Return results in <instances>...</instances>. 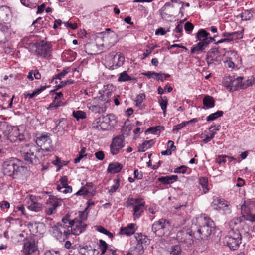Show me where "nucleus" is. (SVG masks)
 Segmentation results:
<instances>
[{
    "mask_svg": "<svg viewBox=\"0 0 255 255\" xmlns=\"http://www.w3.org/2000/svg\"><path fill=\"white\" fill-rule=\"evenodd\" d=\"M50 135V133L44 132L36 137L35 143L41 148L32 144H25L20 147L19 152L25 161L29 164H36L39 162L37 157L38 152L41 150L47 152L53 150L52 140Z\"/></svg>",
    "mask_w": 255,
    "mask_h": 255,
    "instance_id": "f257e3e1",
    "label": "nucleus"
},
{
    "mask_svg": "<svg viewBox=\"0 0 255 255\" xmlns=\"http://www.w3.org/2000/svg\"><path fill=\"white\" fill-rule=\"evenodd\" d=\"M217 229L212 220L205 214L192 220L190 228L187 234L198 240H207L211 234Z\"/></svg>",
    "mask_w": 255,
    "mask_h": 255,
    "instance_id": "f03ea898",
    "label": "nucleus"
},
{
    "mask_svg": "<svg viewBox=\"0 0 255 255\" xmlns=\"http://www.w3.org/2000/svg\"><path fill=\"white\" fill-rule=\"evenodd\" d=\"M2 169L4 175L13 179L21 178L27 172V168L22 165V162L16 158L5 160L3 164Z\"/></svg>",
    "mask_w": 255,
    "mask_h": 255,
    "instance_id": "7ed1b4c3",
    "label": "nucleus"
},
{
    "mask_svg": "<svg viewBox=\"0 0 255 255\" xmlns=\"http://www.w3.org/2000/svg\"><path fill=\"white\" fill-rule=\"evenodd\" d=\"M88 213L83 211L78 212V217L73 220L69 218L68 226L70 230V234L74 235H79L83 233L86 229L87 225L85 221L87 220Z\"/></svg>",
    "mask_w": 255,
    "mask_h": 255,
    "instance_id": "20e7f679",
    "label": "nucleus"
},
{
    "mask_svg": "<svg viewBox=\"0 0 255 255\" xmlns=\"http://www.w3.org/2000/svg\"><path fill=\"white\" fill-rule=\"evenodd\" d=\"M69 217L70 215L67 214L62 218L61 222L57 223L52 227V235L60 242L65 241L68 239L70 235L68 226Z\"/></svg>",
    "mask_w": 255,
    "mask_h": 255,
    "instance_id": "39448f33",
    "label": "nucleus"
},
{
    "mask_svg": "<svg viewBox=\"0 0 255 255\" xmlns=\"http://www.w3.org/2000/svg\"><path fill=\"white\" fill-rule=\"evenodd\" d=\"M242 235L238 230L232 228L224 240V243L231 250H236L241 243Z\"/></svg>",
    "mask_w": 255,
    "mask_h": 255,
    "instance_id": "423d86ee",
    "label": "nucleus"
},
{
    "mask_svg": "<svg viewBox=\"0 0 255 255\" xmlns=\"http://www.w3.org/2000/svg\"><path fill=\"white\" fill-rule=\"evenodd\" d=\"M34 53L38 56L48 58L51 55L52 46L50 42L40 40L32 45Z\"/></svg>",
    "mask_w": 255,
    "mask_h": 255,
    "instance_id": "0eeeda50",
    "label": "nucleus"
},
{
    "mask_svg": "<svg viewBox=\"0 0 255 255\" xmlns=\"http://www.w3.org/2000/svg\"><path fill=\"white\" fill-rule=\"evenodd\" d=\"M170 226V223L168 220L161 219L152 224L151 229L156 236L162 237L169 233Z\"/></svg>",
    "mask_w": 255,
    "mask_h": 255,
    "instance_id": "6e6552de",
    "label": "nucleus"
},
{
    "mask_svg": "<svg viewBox=\"0 0 255 255\" xmlns=\"http://www.w3.org/2000/svg\"><path fill=\"white\" fill-rule=\"evenodd\" d=\"M127 206H133L134 220L139 218L144 211L145 202L140 198H128L126 201Z\"/></svg>",
    "mask_w": 255,
    "mask_h": 255,
    "instance_id": "1a4fd4ad",
    "label": "nucleus"
},
{
    "mask_svg": "<svg viewBox=\"0 0 255 255\" xmlns=\"http://www.w3.org/2000/svg\"><path fill=\"white\" fill-rule=\"evenodd\" d=\"M124 137L123 135L115 137L110 145V152L113 155L117 154L124 146Z\"/></svg>",
    "mask_w": 255,
    "mask_h": 255,
    "instance_id": "9d476101",
    "label": "nucleus"
},
{
    "mask_svg": "<svg viewBox=\"0 0 255 255\" xmlns=\"http://www.w3.org/2000/svg\"><path fill=\"white\" fill-rule=\"evenodd\" d=\"M27 226L31 234L34 235L42 234L45 230V225L42 223L29 222Z\"/></svg>",
    "mask_w": 255,
    "mask_h": 255,
    "instance_id": "9b49d317",
    "label": "nucleus"
},
{
    "mask_svg": "<svg viewBox=\"0 0 255 255\" xmlns=\"http://www.w3.org/2000/svg\"><path fill=\"white\" fill-rule=\"evenodd\" d=\"M8 139L11 142H22L26 140V138L23 133H20L19 128L13 129L12 131L8 135Z\"/></svg>",
    "mask_w": 255,
    "mask_h": 255,
    "instance_id": "f8f14e48",
    "label": "nucleus"
},
{
    "mask_svg": "<svg viewBox=\"0 0 255 255\" xmlns=\"http://www.w3.org/2000/svg\"><path fill=\"white\" fill-rule=\"evenodd\" d=\"M219 48V47H214L208 51L206 55V61L208 65H210L215 61H216V59L220 53Z\"/></svg>",
    "mask_w": 255,
    "mask_h": 255,
    "instance_id": "ddd939ff",
    "label": "nucleus"
},
{
    "mask_svg": "<svg viewBox=\"0 0 255 255\" xmlns=\"http://www.w3.org/2000/svg\"><path fill=\"white\" fill-rule=\"evenodd\" d=\"M241 213L243 219L251 222H255V214L249 210L246 205H243L241 207Z\"/></svg>",
    "mask_w": 255,
    "mask_h": 255,
    "instance_id": "4468645a",
    "label": "nucleus"
},
{
    "mask_svg": "<svg viewBox=\"0 0 255 255\" xmlns=\"http://www.w3.org/2000/svg\"><path fill=\"white\" fill-rule=\"evenodd\" d=\"M125 61L124 56L121 53H117L112 59L111 67L112 69H115L123 65Z\"/></svg>",
    "mask_w": 255,
    "mask_h": 255,
    "instance_id": "2eb2a0df",
    "label": "nucleus"
},
{
    "mask_svg": "<svg viewBox=\"0 0 255 255\" xmlns=\"http://www.w3.org/2000/svg\"><path fill=\"white\" fill-rule=\"evenodd\" d=\"M49 204L50 206L45 209V213L48 215H51L53 214L54 211L61 204L58 202V199L54 196H51L49 197Z\"/></svg>",
    "mask_w": 255,
    "mask_h": 255,
    "instance_id": "dca6fc26",
    "label": "nucleus"
},
{
    "mask_svg": "<svg viewBox=\"0 0 255 255\" xmlns=\"http://www.w3.org/2000/svg\"><path fill=\"white\" fill-rule=\"evenodd\" d=\"M36 250L35 243L33 241H27L24 242L23 252L24 255H30Z\"/></svg>",
    "mask_w": 255,
    "mask_h": 255,
    "instance_id": "f3484780",
    "label": "nucleus"
},
{
    "mask_svg": "<svg viewBox=\"0 0 255 255\" xmlns=\"http://www.w3.org/2000/svg\"><path fill=\"white\" fill-rule=\"evenodd\" d=\"M99 94L100 95L96 97L95 100H100L101 102L106 103V105H110L112 92L109 90H106L103 91V93L100 92Z\"/></svg>",
    "mask_w": 255,
    "mask_h": 255,
    "instance_id": "a211bd4d",
    "label": "nucleus"
},
{
    "mask_svg": "<svg viewBox=\"0 0 255 255\" xmlns=\"http://www.w3.org/2000/svg\"><path fill=\"white\" fill-rule=\"evenodd\" d=\"M123 167V165L118 162H111L108 165L107 172L111 174L117 173L120 172Z\"/></svg>",
    "mask_w": 255,
    "mask_h": 255,
    "instance_id": "6ab92c4d",
    "label": "nucleus"
},
{
    "mask_svg": "<svg viewBox=\"0 0 255 255\" xmlns=\"http://www.w3.org/2000/svg\"><path fill=\"white\" fill-rule=\"evenodd\" d=\"M207 47V44L204 42H199L193 45L191 49V54H198L201 52H204L205 49Z\"/></svg>",
    "mask_w": 255,
    "mask_h": 255,
    "instance_id": "aec40b11",
    "label": "nucleus"
},
{
    "mask_svg": "<svg viewBox=\"0 0 255 255\" xmlns=\"http://www.w3.org/2000/svg\"><path fill=\"white\" fill-rule=\"evenodd\" d=\"M209 35L210 33L207 32L205 29H200L196 33V40H198L199 42H204L207 44L206 41L207 40L208 36Z\"/></svg>",
    "mask_w": 255,
    "mask_h": 255,
    "instance_id": "412c9836",
    "label": "nucleus"
},
{
    "mask_svg": "<svg viewBox=\"0 0 255 255\" xmlns=\"http://www.w3.org/2000/svg\"><path fill=\"white\" fill-rule=\"evenodd\" d=\"M178 179L177 175H171L166 176H161L158 178V181L163 184H170L176 181Z\"/></svg>",
    "mask_w": 255,
    "mask_h": 255,
    "instance_id": "4be33fe9",
    "label": "nucleus"
},
{
    "mask_svg": "<svg viewBox=\"0 0 255 255\" xmlns=\"http://www.w3.org/2000/svg\"><path fill=\"white\" fill-rule=\"evenodd\" d=\"M42 0H20L21 3L24 6L31 9L35 8Z\"/></svg>",
    "mask_w": 255,
    "mask_h": 255,
    "instance_id": "5701e85b",
    "label": "nucleus"
},
{
    "mask_svg": "<svg viewBox=\"0 0 255 255\" xmlns=\"http://www.w3.org/2000/svg\"><path fill=\"white\" fill-rule=\"evenodd\" d=\"M134 227L135 224H130L128 225L126 228H121L120 233L130 236L135 233L134 229Z\"/></svg>",
    "mask_w": 255,
    "mask_h": 255,
    "instance_id": "b1692460",
    "label": "nucleus"
},
{
    "mask_svg": "<svg viewBox=\"0 0 255 255\" xmlns=\"http://www.w3.org/2000/svg\"><path fill=\"white\" fill-rule=\"evenodd\" d=\"M215 100L211 96L206 95L203 99V104L206 109L213 108L215 106Z\"/></svg>",
    "mask_w": 255,
    "mask_h": 255,
    "instance_id": "393cba45",
    "label": "nucleus"
},
{
    "mask_svg": "<svg viewBox=\"0 0 255 255\" xmlns=\"http://www.w3.org/2000/svg\"><path fill=\"white\" fill-rule=\"evenodd\" d=\"M154 144L153 140H145L141 144L139 145L138 147V152H143L147 149L151 147Z\"/></svg>",
    "mask_w": 255,
    "mask_h": 255,
    "instance_id": "a878e982",
    "label": "nucleus"
},
{
    "mask_svg": "<svg viewBox=\"0 0 255 255\" xmlns=\"http://www.w3.org/2000/svg\"><path fill=\"white\" fill-rule=\"evenodd\" d=\"M168 100L166 96H160L158 100V103L161 107L163 113L165 115L166 113V108L168 104Z\"/></svg>",
    "mask_w": 255,
    "mask_h": 255,
    "instance_id": "bb28decb",
    "label": "nucleus"
},
{
    "mask_svg": "<svg viewBox=\"0 0 255 255\" xmlns=\"http://www.w3.org/2000/svg\"><path fill=\"white\" fill-rule=\"evenodd\" d=\"M88 108L90 110L95 113H103L105 112V106L99 107L96 104H89Z\"/></svg>",
    "mask_w": 255,
    "mask_h": 255,
    "instance_id": "cd10ccee",
    "label": "nucleus"
},
{
    "mask_svg": "<svg viewBox=\"0 0 255 255\" xmlns=\"http://www.w3.org/2000/svg\"><path fill=\"white\" fill-rule=\"evenodd\" d=\"M70 69L68 67H66L64 68L63 70L58 73L57 74L55 75L51 79V82H53L55 79H59L61 80L62 78H63L66 74H67L70 72Z\"/></svg>",
    "mask_w": 255,
    "mask_h": 255,
    "instance_id": "c85d7f7f",
    "label": "nucleus"
},
{
    "mask_svg": "<svg viewBox=\"0 0 255 255\" xmlns=\"http://www.w3.org/2000/svg\"><path fill=\"white\" fill-rule=\"evenodd\" d=\"M244 78L243 77H237L235 78L233 76V84H234V89L233 91H236L240 89H242V80H243Z\"/></svg>",
    "mask_w": 255,
    "mask_h": 255,
    "instance_id": "c756f323",
    "label": "nucleus"
},
{
    "mask_svg": "<svg viewBox=\"0 0 255 255\" xmlns=\"http://www.w3.org/2000/svg\"><path fill=\"white\" fill-rule=\"evenodd\" d=\"M199 184L201 186L202 190L204 193H206L209 190L208 188V178L205 177H201L199 180Z\"/></svg>",
    "mask_w": 255,
    "mask_h": 255,
    "instance_id": "7c9ffc66",
    "label": "nucleus"
},
{
    "mask_svg": "<svg viewBox=\"0 0 255 255\" xmlns=\"http://www.w3.org/2000/svg\"><path fill=\"white\" fill-rule=\"evenodd\" d=\"M104 119L105 117L104 116L100 117L95 120V122H94L93 124L96 125H94V127L96 128L101 129L103 130H105L106 129V127H104L103 126V124H104Z\"/></svg>",
    "mask_w": 255,
    "mask_h": 255,
    "instance_id": "2f4dec72",
    "label": "nucleus"
},
{
    "mask_svg": "<svg viewBox=\"0 0 255 255\" xmlns=\"http://www.w3.org/2000/svg\"><path fill=\"white\" fill-rule=\"evenodd\" d=\"M164 128L163 126H158L156 127H150L145 132H150L154 134H159L161 130H163Z\"/></svg>",
    "mask_w": 255,
    "mask_h": 255,
    "instance_id": "473e14b6",
    "label": "nucleus"
},
{
    "mask_svg": "<svg viewBox=\"0 0 255 255\" xmlns=\"http://www.w3.org/2000/svg\"><path fill=\"white\" fill-rule=\"evenodd\" d=\"M134 237L137 241V243L143 245V244L147 242V237L146 236L142 235L140 233H135Z\"/></svg>",
    "mask_w": 255,
    "mask_h": 255,
    "instance_id": "72a5a7b5",
    "label": "nucleus"
},
{
    "mask_svg": "<svg viewBox=\"0 0 255 255\" xmlns=\"http://www.w3.org/2000/svg\"><path fill=\"white\" fill-rule=\"evenodd\" d=\"M89 247L90 249H89V247L87 245H79L78 248L79 254L80 255H90L89 252L92 250V247L91 246Z\"/></svg>",
    "mask_w": 255,
    "mask_h": 255,
    "instance_id": "f704fd0d",
    "label": "nucleus"
},
{
    "mask_svg": "<svg viewBox=\"0 0 255 255\" xmlns=\"http://www.w3.org/2000/svg\"><path fill=\"white\" fill-rule=\"evenodd\" d=\"M76 55L77 54L75 52L70 49L65 50L63 52L64 56L69 61H73L75 59Z\"/></svg>",
    "mask_w": 255,
    "mask_h": 255,
    "instance_id": "c9c22d12",
    "label": "nucleus"
},
{
    "mask_svg": "<svg viewBox=\"0 0 255 255\" xmlns=\"http://www.w3.org/2000/svg\"><path fill=\"white\" fill-rule=\"evenodd\" d=\"M233 77L229 76L227 77L224 80L225 86L230 91H233L234 84H233Z\"/></svg>",
    "mask_w": 255,
    "mask_h": 255,
    "instance_id": "e433bc0d",
    "label": "nucleus"
},
{
    "mask_svg": "<svg viewBox=\"0 0 255 255\" xmlns=\"http://www.w3.org/2000/svg\"><path fill=\"white\" fill-rule=\"evenodd\" d=\"M134 79V78H132L128 75L126 71H123L120 74L118 80L119 82H126L130 81Z\"/></svg>",
    "mask_w": 255,
    "mask_h": 255,
    "instance_id": "4c0bfd02",
    "label": "nucleus"
},
{
    "mask_svg": "<svg viewBox=\"0 0 255 255\" xmlns=\"http://www.w3.org/2000/svg\"><path fill=\"white\" fill-rule=\"evenodd\" d=\"M130 251L135 252V255H141L144 253V248L142 245L137 243L136 246L130 248Z\"/></svg>",
    "mask_w": 255,
    "mask_h": 255,
    "instance_id": "58836bf2",
    "label": "nucleus"
},
{
    "mask_svg": "<svg viewBox=\"0 0 255 255\" xmlns=\"http://www.w3.org/2000/svg\"><path fill=\"white\" fill-rule=\"evenodd\" d=\"M224 114V112L222 111H217V112L209 115L206 118V120L208 122L214 121L217 118L222 117Z\"/></svg>",
    "mask_w": 255,
    "mask_h": 255,
    "instance_id": "ea45409f",
    "label": "nucleus"
},
{
    "mask_svg": "<svg viewBox=\"0 0 255 255\" xmlns=\"http://www.w3.org/2000/svg\"><path fill=\"white\" fill-rule=\"evenodd\" d=\"M74 83V80H68L64 81H61L59 83V84L56 85L54 86V91H57L59 89L62 88V87H65L67 85H70Z\"/></svg>",
    "mask_w": 255,
    "mask_h": 255,
    "instance_id": "a19ab883",
    "label": "nucleus"
},
{
    "mask_svg": "<svg viewBox=\"0 0 255 255\" xmlns=\"http://www.w3.org/2000/svg\"><path fill=\"white\" fill-rule=\"evenodd\" d=\"M72 115L78 121L80 119H84L86 117L85 112L82 111H74L73 112Z\"/></svg>",
    "mask_w": 255,
    "mask_h": 255,
    "instance_id": "79ce46f5",
    "label": "nucleus"
},
{
    "mask_svg": "<svg viewBox=\"0 0 255 255\" xmlns=\"http://www.w3.org/2000/svg\"><path fill=\"white\" fill-rule=\"evenodd\" d=\"M251 9L245 10L241 13V16L243 20L247 21L252 18L253 15L251 13Z\"/></svg>",
    "mask_w": 255,
    "mask_h": 255,
    "instance_id": "37998d69",
    "label": "nucleus"
},
{
    "mask_svg": "<svg viewBox=\"0 0 255 255\" xmlns=\"http://www.w3.org/2000/svg\"><path fill=\"white\" fill-rule=\"evenodd\" d=\"M115 184L112 186L110 189L108 191V193L111 195L115 192L116 190L119 188L120 186V179L119 178H117L114 180Z\"/></svg>",
    "mask_w": 255,
    "mask_h": 255,
    "instance_id": "c03bdc74",
    "label": "nucleus"
},
{
    "mask_svg": "<svg viewBox=\"0 0 255 255\" xmlns=\"http://www.w3.org/2000/svg\"><path fill=\"white\" fill-rule=\"evenodd\" d=\"M145 98V95L144 93L138 95L134 100L135 105L136 107H140Z\"/></svg>",
    "mask_w": 255,
    "mask_h": 255,
    "instance_id": "a18cd8bd",
    "label": "nucleus"
},
{
    "mask_svg": "<svg viewBox=\"0 0 255 255\" xmlns=\"http://www.w3.org/2000/svg\"><path fill=\"white\" fill-rule=\"evenodd\" d=\"M28 208L32 211L38 212L41 210V205L39 203L32 201L31 203L29 205Z\"/></svg>",
    "mask_w": 255,
    "mask_h": 255,
    "instance_id": "49530a36",
    "label": "nucleus"
},
{
    "mask_svg": "<svg viewBox=\"0 0 255 255\" xmlns=\"http://www.w3.org/2000/svg\"><path fill=\"white\" fill-rule=\"evenodd\" d=\"M96 230L100 233L106 235L110 238H112L113 237V235L112 233L107 231L104 227L101 226H96Z\"/></svg>",
    "mask_w": 255,
    "mask_h": 255,
    "instance_id": "de8ad7c7",
    "label": "nucleus"
},
{
    "mask_svg": "<svg viewBox=\"0 0 255 255\" xmlns=\"http://www.w3.org/2000/svg\"><path fill=\"white\" fill-rule=\"evenodd\" d=\"M99 247L101 251V254H104L108 249V245L104 240H100Z\"/></svg>",
    "mask_w": 255,
    "mask_h": 255,
    "instance_id": "09e8293b",
    "label": "nucleus"
},
{
    "mask_svg": "<svg viewBox=\"0 0 255 255\" xmlns=\"http://www.w3.org/2000/svg\"><path fill=\"white\" fill-rule=\"evenodd\" d=\"M243 221V217L240 216L233 218L230 222V227L241 223Z\"/></svg>",
    "mask_w": 255,
    "mask_h": 255,
    "instance_id": "8fccbe9b",
    "label": "nucleus"
},
{
    "mask_svg": "<svg viewBox=\"0 0 255 255\" xmlns=\"http://www.w3.org/2000/svg\"><path fill=\"white\" fill-rule=\"evenodd\" d=\"M221 210L223 211V214H229L231 212V206L230 204L228 202L225 203V205L222 208Z\"/></svg>",
    "mask_w": 255,
    "mask_h": 255,
    "instance_id": "3c124183",
    "label": "nucleus"
},
{
    "mask_svg": "<svg viewBox=\"0 0 255 255\" xmlns=\"http://www.w3.org/2000/svg\"><path fill=\"white\" fill-rule=\"evenodd\" d=\"M221 210L223 211V214H229L231 212V206L230 204L228 202L225 203V205L222 208Z\"/></svg>",
    "mask_w": 255,
    "mask_h": 255,
    "instance_id": "603ef678",
    "label": "nucleus"
},
{
    "mask_svg": "<svg viewBox=\"0 0 255 255\" xmlns=\"http://www.w3.org/2000/svg\"><path fill=\"white\" fill-rule=\"evenodd\" d=\"M187 167L184 165H182L175 169L174 170V173L184 174L187 172Z\"/></svg>",
    "mask_w": 255,
    "mask_h": 255,
    "instance_id": "864d4df0",
    "label": "nucleus"
},
{
    "mask_svg": "<svg viewBox=\"0 0 255 255\" xmlns=\"http://www.w3.org/2000/svg\"><path fill=\"white\" fill-rule=\"evenodd\" d=\"M243 30L239 31H236L231 32L232 36L231 37L234 38V40L236 39H242L243 38Z\"/></svg>",
    "mask_w": 255,
    "mask_h": 255,
    "instance_id": "5fc2aeb1",
    "label": "nucleus"
},
{
    "mask_svg": "<svg viewBox=\"0 0 255 255\" xmlns=\"http://www.w3.org/2000/svg\"><path fill=\"white\" fill-rule=\"evenodd\" d=\"M242 89H245L252 85V80L249 78L247 79L244 78L243 80H242Z\"/></svg>",
    "mask_w": 255,
    "mask_h": 255,
    "instance_id": "6e6d98bb",
    "label": "nucleus"
},
{
    "mask_svg": "<svg viewBox=\"0 0 255 255\" xmlns=\"http://www.w3.org/2000/svg\"><path fill=\"white\" fill-rule=\"evenodd\" d=\"M194 28V25L190 22H187L184 25L185 30L188 33H190Z\"/></svg>",
    "mask_w": 255,
    "mask_h": 255,
    "instance_id": "4d7b16f0",
    "label": "nucleus"
},
{
    "mask_svg": "<svg viewBox=\"0 0 255 255\" xmlns=\"http://www.w3.org/2000/svg\"><path fill=\"white\" fill-rule=\"evenodd\" d=\"M182 22L181 21L179 23L177 24V25L176 26L175 29H174V32L177 33H179L180 35L177 36H176V37L179 38L182 35V32L183 31V25H182Z\"/></svg>",
    "mask_w": 255,
    "mask_h": 255,
    "instance_id": "13d9d810",
    "label": "nucleus"
},
{
    "mask_svg": "<svg viewBox=\"0 0 255 255\" xmlns=\"http://www.w3.org/2000/svg\"><path fill=\"white\" fill-rule=\"evenodd\" d=\"M171 254L172 255H179L181 254L180 247L179 246H175L172 248Z\"/></svg>",
    "mask_w": 255,
    "mask_h": 255,
    "instance_id": "bf43d9fd",
    "label": "nucleus"
},
{
    "mask_svg": "<svg viewBox=\"0 0 255 255\" xmlns=\"http://www.w3.org/2000/svg\"><path fill=\"white\" fill-rule=\"evenodd\" d=\"M0 31L3 33H8L9 32V26L4 23H0Z\"/></svg>",
    "mask_w": 255,
    "mask_h": 255,
    "instance_id": "052dcab7",
    "label": "nucleus"
},
{
    "mask_svg": "<svg viewBox=\"0 0 255 255\" xmlns=\"http://www.w3.org/2000/svg\"><path fill=\"white\" fill-rule=\"evenodd\" d=\"M52 163L55 166L58 167V169L61 168L64 165H66V164H61L60 158L57 156L55 160L52 162Z\"/></svg>",
    "mask_w": 255,
    "mask_h": 255,
    "instance_id": "680f3d73",
    "label": "nucleus"
},
{
    "mask_svg": "<svg viewBox=\"0 0 255 255\" xmlns=\"http://www.w3.org/2000/svg\"><path fill=\"white\" fill-rule=\"evenodd\" d=\"M226 158H230L229 156L226 155L218 156L216 158V161L219 164H223L226 162Z\"/></svg>",
    "mask_w": 255,
    "mask_h": 255,
    "instance_id": "e2e57ef3",
    "label": "nucleus"
},
{
    "mask_svg": "<svg viewBox=\"0 0 255 255\" xmlns=\"http://www.w3.org/2000/svg\"><path fill=\"white\" fill-rule=\"evenodd\" d=\"M218 203H219L218 198L214 197L211 206L214 210L220 211V207L218 206Z\"/></svg>",
    "mask_w": 255,
    "mask_h": 255,
    "instance_id": "0e129e2a",
    "label": "nucleus"
},
{
    "mask_svg": "<svg viewBox=\"0 0 255 255\" xmlns=\"http://www.w3.org/2000/svg\"><path fill=\"white\" fill-rule=\"evenodd\" d=\"M59 181L60 182V184L62 185V187L64 188L66 187V186H69L68 185V178L66 176H62L60 178Z\"/></svg>",
    "mask_w": 255,
    "mask_h": 255,
    "instance_id": "69168bd1",
    "label": "nucleus"
},
{
    "mask_svg": "<svg viewBox=\"0 0 255 255\" xmlns=\"http://www.w3.org/2000/svg\"><path fill=\"white\" fill-rule=\"evenodd\" d=\"M187 125L186 122L184 121L182 123L177 124L176 125H175L173 127V131H175V130L178 131L179 129H181L184 127H185Z\"/></svg>",
    "mask_w": 255,
    "mask_h": 255,
    "instance_id": "338daca9",
    "label": "nucleus"
},
{
    "mask_svg": "<svg viewBox=\"0 0 255 255\" xmlns=\"http://www.w3.org/2000/svg\"><path fill=\"white\" fill-rule=\"evenodd\" d=\"M134 178L137 179V180H140L143 178V173L141 171L140 172L138 171V170L137 169H135L134 170Z\"/></svg>",
    "mask_w": 255,
    "mask_h": 255,
    "instance_id": "774afa93",
    "label": "nucleus"
}]
</instances>
